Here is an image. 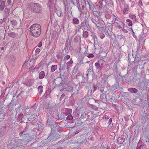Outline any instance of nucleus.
Segmentation results:
<instances>
[{
  "mask_svg": "<svg viewBox=\"0 0 149 149\" xmlns=\"http://www.w3.org/2000/svg\"><path fill=\"white\" fill-rule=\"evenodd\" d=\"M80 24L82 27V29L86 31L90 30L91 29L88 18L86 17Z\"/></svg>",
  "mask_w": 149,
  "mask_h": 149,
  "instance_id": "1",
  "label": "nucleus"
},
{
  "mask_svg": "<svg viewBox=\"0 0 149 149\" xmlns=\"http://www.w3.org/2000/svg\"><path fill=\"white\" fill-rule=\"evenodd\" d=\"M27 144L24 141L20 139H17L16 140L14 146L13 147L11 148L10 149H18L19 147L20 146L26 145Z\"/></svg>",
  "mask_w": 149,
  "mask_h": 149,
  "instance_id": "2",
  "label": "nucleus"
},
{
  "mask_svg": "<svg viewBox=\"0 0 149 149\" xmlns=\"http://www.w3.org/2000/svg\"><path fill=\"white\" fill-rule=\"evenodd\" d=\"M34 60H29L25 62L23 65V67L26 69H29L31 68L34 64Z\"/></svg>",
  "mask_w": 149,
  "mask_h": 149,
  "instance_id": "3",
  "label": "nucleus"
},
{
  "mask_svg": "<svg viewBox=\"0 0 149 149\" xmlns=\"http://www.w3.org/2000/svg\"><path fill=\"white\" fill-rule=\"evenodd\" d=\"M37 24H34L32 25L30 29L31 34L33 36L37 37Z\"/></svg>",
  "mask_w": 149,
  "mask_h": 149,
  "instance_id": "4",
  "label": "nucleus"
},
{
  "mask_svg": "<svg viewBox=\"0 0 149 149\" xmlns=\"http://www.w3.org/2000/svg\"><path fill=\"white\" fill-rule=\"evenodd\" d=\"M20 136H22L23 139V141L27 143L26 141L30 139V134L26 131L21 132L19 134Z\"/></svg>",
  "mask_w": 149,
  "mask_h": 149,
  "instance_id": "5",
  "label": "nucleus"
},
{
  "mask_svg": "<svg viewBox=\"0 0 149 149\" xmlns=\"http://www.w3.org/2000/svg\"><path fill=\"white\" fill-rule=\"evenodd\" d=\"M59 136V134L56 132L51 131L50 135L47 138V139L48 140L51 141L57 138Z\"/></svg>",
  "mask_w": 149,
  "mask_h": 149,
  "instance_id": "6",
  "label": "nucleus"
},
{
  "mask_svg": "<svg viewBox=\"0 0 149 149\" xmlns=\"http://www.w3.org/2000/svg\"><path fill=\"white\" fill-rule=\"evenodd\" d=\"M77 79L79 82H85V81L83 80V79H85V77L82 75L81 73L80 72H78L75 75Z\"/></svg>",
  "mask_w": 149,
  "mask_h": 149,
  "instance_id": "7",
  "label": "nucleus"
},
{
  "mask_svg": "<svg viewBox=\"0 0 149 149\" xmlns=\"http://www.w3.org/2000/svg\"><path fill=\"white\" fill-rule=\"evenodd\" d=\"M71 42L69 38H68L66 40V42L65 43V47L64 49L65 50V52L68 53V51L70 49L71 46Z\"/></svg>",
  "mask_w": 149,
  "mask_h": 149,
  "instance_id": "8",
  "label": "nucleus"
},
{
  "mask_svg": "<svg viewBox=\"0 0 149 149\" xmlns=\"http://www.w3.org/2000/svg\"><path fill=\"white\" fill-rule=\"evenodd\" d=\"M96 101L98 103H100L101 102L106 103L107 101V98L106 97V95L104 93L101 94L100 99L99 100H95L96 102Z\"/></svg>",
  "mask_w": 149,
  "mask_h": 149,
  "instance_id": "9",
  "label": "nucleus"
},
{
  "mask_svg": "<svg viewBox=\"0 0 149 149\" xmlns=\"http://www.w3.org/2000/svg\"><path fill=\"white\" fill-rule=\"evenodd\" d=\"M110 87L109 86H104L98 87V89H99L100 91L102 93L105 94L109 91Z\"/></svg>",
  "mask_w": 149,
  "mask_h": 149,
  "instance_id": "10",
  "label": "nucleus"
},
{
  "mask_svg": "<svg viewBox=\"0 0 149 149\" xmlns=\"http://www.w3.org/2000/svg\"><path fill=\"white\" fill-rule=\"evenodd\" d=\"M54 11L56 13L58 16L62 17L63 16V14L62 11L60 9H57L56 7L54 8Z\"/></svg>",
  "mask_w": 149,
  "mask_h": 149,
  "instance_id": "11",
  "label": "nucleus"
},
{
  "mask_svg": "<svg viewBox=\"0 0 149 149\" xmlns=\"http://www.w3.org/2000/svg\"><path fill=\"white\" fill-rule=\"evenodd\" d=\"M24 83L27 86H29L33 84V79H28L25 81Z\"/></svg>",
  "mask_w": 149,
  "mask_h": 149,
  "instance_id": "12",
  "label": "nucleus"
},
{
  "mask_svg": "<svg viewBox=\"0 0 149 149\" xmlns=\"http://www.w3.org/2000/svg\"><path fill=\"white\" fill-rule=\"evenodd\" d=\"M116 23V25L119 29H121L124 28L125 25L122 21H120Z\"/></svg>",
  "mask_w": 149,
  "mask_h": 149,
  "instance_id": "13",
  "label": "nucleus"
},
{
  "mask_svg": "<svg viewBox=\"0 0 149 149\" xmlns=\"http://www.w3.org/2000/svg\"><path fill=\"white\" fill-rule=\"evenodd\" d=\"M31 7V9L34 12L37 13V3H32L30 5Z\"/></svg>",
  "mask_w": 149,
  "mask_h": 149,
  "instance_id": "14",
  "label": "nucleus"
},
{
  "mask_svg": "<svg viewBox=\"0 0 149 149\" xmlns=\"http://www.w3.org/2000/svg\"><path fill=\"white\" fill-rule=\"evenodd\" d=\"M73 63V61H72V59L71 58L70 59V60L68 61L67 63V70L68 71H69L70 69V68L72 66V64Z\"/></svg>",
  "mask_w": 149,
  "mask_h": 149,
  "instance_id": "15",
  "label": "nucleus"
},
{
  "mask_svg": "<svg viewBox=\"0 0 149 149\" xmlns=\"http://www.w3.org/2000/svg\"><path fill=\"white\" fill-rule=\"evenodd\" d=\"M116 81L117 83L114 84L112 86L111 88L112 90L113 91L116 90L119 87V85L118 83V79H117Z\"/></svg>",
  "mask_w": 149,
  "mask_h": 149,
  "instance_id": "16",
  "label": "nucleus"
},
{
  "mask_svg": "<svg viewBox=\"0 0 149 149\" xmlns=\"http://www.w3.org/2000/svg\"><path fill=\"white\" fill-rule=\"evenodd\" d=\"M71 109H65V112L63 113V114L65 116H67L68 115L71 113Z\"/></svg>",
  "mask_w": 149,
  "mask_h": 149,
  "instance_id": "17",
  "label": "nucleus"
},
{
  "mask_svg": "<svg viewBox=\"0 0 149 149\" xmlns=\"http://www.w3.org/2000/svg\"><path fill=\"white\" fill-rule=\"evenodd\" d=\"M65 91H66L68 92H72L73 90V87L71 86H68L67 87H66L65 88Z\"/></svg>",
  "mask_w": 149,
  "mask_h": 149,
  "instance_id": "18",
  "label": "nucleus"
},
{
  "mask_svg": "<svg viewBox=\"0 0 149 149\" xmlns=\"http://www.w3.org/2000/svg\"><path fill=\"white\" fill-rule=\"evenodd\" d=\"M39 123L40 124L38 123V131L41 132L43 128V125L40 122Z\"/></svg>",
  "mask_w": 149,
  "mask_h": 149,
  "instance_id": "19",
  "label": "nucleus"
},
{
  "mask_svg": "<svg viewBox=\"0 0 149 149\" xmlns=\"http://www.w3.org/2000/svg\"><path fill=\"white\" fill-rule=\"evenodd\" d=\"M128 90L129 91L132 93H136L138 91L135 88H129L128 89Z\"/></svg>",
  "mask_w": 149,
  "mask_h": 149,
  "instance_id": "20",
  "label": "nucleus"
},
{
  "mask_svg": "<svg viewBox=\"0 0 149 149\" xmlns=\"http://www.w3.org/2000/svg\"><path fill=\"white\" fill-rule=\"evenodd\" d=\"M72 23L74 25H77L79 23V19L76 17H74L72 19Z\"/></svg>",
  "mask_w": 149,
  "mask_h": 149,
  "instance_id": "21",
  "label": "nucleus"
},
{
  "mask_svg": "<svg viewBox=\"0 0 149 149\" xmlns=\"http://www.w3.org/2000/svg\"><path fill=\"white\" fill-rule=\"evenodd\" d=\"M81 38L79 36H76L74 39V41L76 43H77L78 42L79 40L81 41Z\"/></svg>",
  "mask_w": 149,
  "mask_h": 149,
  "instance_id": "22",
  "label": "nucleus"
},
{
  "mask_svg": "<svg viewBox=\"0 0 149 149\" xmlns=\"http://www.w3.org/2000/svg\"><path fill=\"white\" fill-rule=\"evenodd\" d=\"M23 117V115L22 114H20L19 115L17 119V121L21 123L22 122V119Z\"/></svg>",
  "mask_w": 149,
  "mask_h": 149,
  "instance_id": "23",
  "label": "nucleus"
},
{
  "mask_svg": "<svg viewBox=\"0 0 149 149\" xmlns=\"http://www.w3.org/2000/svg\"><path fill=\"white\" fill-rule=\"evenodd\" d=\"M45 73L43 71H41L39 74V78L40 79H42L45 76Z\"/></svg>",
  "mask_w": 149,
  "mask_h": 149,
  "instance_id": "24",
  "label": "nucleus"
},
{
  "mask_svg": "<svg viewBox=\"0 0 149 149\" xmlns=\"http://www.w3.org/2000/svg\"><path fill=\"white\" fill-rule=\"evenodd\" d=\"M82 29V27L81 24L77 26L76 28L75 29V32L76 33H77L78 32H80V30L81 29Z\"/></svg>",
  "mask_w": 149,
  "mask_h": 149,
  "instance_id": "25",
  "label": "nucleus"
},
{
  "mask_svg": "<svg viewBox=\"0 0 149 149\" xmlns=\"http://www.w3.org/2000/svg\"><path fill=\"white\" fill-rule=\"evenodd\" d=\"M87 3L89 4L90 9L93 12L94 8H95L94 5L92 3H89L88 1H87Z\"/></svg>",
  "mask_w": 149,
  "mask_h": 149,
  "instance_id": "26",
  "label": "nucleus"
},
{
  "mask_svg": "<svg viewBox=\"0 0 149 149\" xmlns=\"http://www.w3.org/2000/svg\"><path fill=\"white\" fill-rule=\"evenodd\" d=\"M5 2L3 1H0V6L1 10H3L5 7Z\"/></svg>",
  "mask_w": 149,
  "mask_h": 149,
  "instance_id": "27",
  "label": "nucleus"
},
{
  "mask_svg": "<svg viewBox=\"0 0 149 149\" xmlns=\"http://www.w3.org/2000/svg\"><path fill=\"white\" fill-rule=\"evenodd\" d=\"M43 86L40 85L38 87V91L40 95L43 92Z\"/></svg>",
  "mask_w": 149,
  "mask_h": 149,
  "instance_id": "28",
  "label": "nucleus"
},
{
  "mask_svg": "<svg viewBox=\"0 0 149 149\" xmlns=\"http://www.w3.org/2000/svg\"><path fill=\"white\" fill-rule=\"evenodd\" d=\"M148 118V115L146 113L144 114L142 116V120L144 123H145Z\"/></svg>",
  "mask_w": 149,
  "mask_h": 149,
  "instance_id": "29",
  "label": "nucleus"
},
{
  "mask_svg": "<svg viewBox=\"0 0 149 149\" xmlns=\"http://www.w3.org/2000/svg\"><path fill=\"white\" fill-rule=\"evenodd\" d=\"M100 61H98L96 63H95V65L96 66L97 69H100Z\"/></svg>",
  "mask_w": 149,
  "mask_h": 149,
  "instance_id": "30",
  "label": "nucleus"
},
{
  "mask_svg": "<svg viewBox=\"0 0 149 149\" xmlns=\"http://www.w3.org/2000/svg\"><path fill=\"white\" fill-rule=\"evenodd\" d=\"M129 16L130 18L133 20L134 21H136V17L134 15L130 14Z\"/></svg>",
  "mask_w": 149,
  "mask_h": 149,
  "instance_id": "31",
  "label": "nucleus"
},
{
  "mask_svg": "<svg viewBox=\"0 0 149 149\" xmlns=\"http://www.w3.org/2000/svg\"><path fill=\"white\" fill-rule=\"evenodd\" d=\"M57 68V65H53L51 67V72H54Z\"/></svg>",
  "mask_w": 149,
  "mask_h": 149,
  "instance_id": "32",
  "label": "nucleus"
},
{
  "mask_svg": "<svg viewBox=\"0 0 149 149\" xmlns=\"http://www.w3.org/2000/svg\"><path fill=\"white\" fill-rule=\"evenodd\" d=\"M17 34L14 32H11L8 33V36L14 38L17 36Z\"/></svg>",
  "mask_w": 149,
  "mask_h": 149,
  "instance_id": "33",
  "label": "nucleus"
},
{
  "mask_svg": "<svg viewBox=\"0 0 149 149\" xmlns=\"http://www.w3.org/2000/svg\"><path fill=\"white\" fill-rule=\"evenodd\" d=\"M59 127L58 125H52L51 127V128L52 129V131H53V130L54 132H56V127H57L58 128Z\"/></svg>",
  "mask_w": 149,
  "mask_h": 149,
  "instance_id": "34",
  "label": "nucleus"
},
{
  "mask_svg": "<svg viewBox=\"0 0 149 149\" xmlns=\"http://www.w3.org/2000/svg\"><path fill=\"white\" fill-rule=\"evenodd\" d=\"M78 69H79L75 66L72 71V74H74L76 75L78 72H78Z\"/></svg>",
  "mask_w": 149,
  "mask_h": 149,
  "instance_id": "35",
  "label": "nucleus"
},
{
  "mask_svg": "<svg viewBox=\"0 0 149 149\" xmlns=\"http://www.w3.org/2000/svg\"><path fill=\"white\" fill-rule=\"evenodd\" d=\"M83 36L85 38H87L88 36V33L87 31H84L83 32Z\"/></svg>",
  "mask_w": 149,
  "mask_h": 149,
  "instance_id": "36",
  "label": "nucleus"
},
{
  "mask_svg": "<svg viewBox=\"0 0 149 149\" xmlns=\"http://www.w3.org/2000/svg\"><path fill=\"white\" fill-rule=\"evenodd\" d=\"M103 5L102 6H99V10L100 12L101 13L103 12L105 10V9L104 8V7H102Z\"/></svg>",
  "mask_w": 149,
  "mask_h": 149,
  "instance_id": "37",
  "label": "nucleus"
},
{
  "mask_svg": "<svg viewBox=\"0 0 149 149\" xmlns=\"http://www.w3.org/2000/svg\"><path fill=\"white\" fill-rule=\"evenodd\" d=\"M38 37L41 34V26L40 25L38 24Z\"/></svg>",
  "mask_w": 149,
  "mask_h": 149,
  "instance_id": "38",
  "label": "nucleus"
},
{
  "mask_svg": "<svg viewBox=\"0 0 149 149\" xmlns=\"http://www.w3.org/2000/svg\"><path fill=\"white\" fill-rule=\"evenodd\" d=\"M141 60V58L138 57V56H136L135 59L134 61V63H136L137 62H139Z\"/></svg>",
  "mask_w": 149,
  "mask_h": 149,
  "instance_id": "39",
  "label": "nucleus"
},
{
  "mask_svg": "<svg viewBox=\"0 0 149 149\" xmlns=\"http://www.w3.org/2000/svg\"><path fill=\"white\" fill-rule=\"evenodd\" d=\"M97 85L94 84L92 89L91 90V92H94L97 89Z\"/></svg>",
  "mask_w": 149,
  "mask_h": 149,
  "instance_id": "40",
  "label": "nucleus"
},
{
  "mask_svg": "<svg viewBox=\"0 0 149 149\" xmlns=\"http://www.w3.org/2000/svg\"><path fill=\"white\" fill-rule=\"evenodd\" d=\"M91 19L92 22L95 24L96 25H97V24L98 23V22L96 21L95 19L91 17Z\"/></svg>",
  "mask_w": 149,
  "mask_h": 149,
  "instance_id": "41",
  "label": "nucleus"
},
{
  "mask_svg": "<svg viewBox=\"0 0 149 149\" xmlns=\"http://www.w3.org/2000/svg\"><path fill=\"white\" fill-rule=\"evenodd\" d=\"M94 46L95 47V46L98 43V41L97 40V38L94 39Z\"/></svg>",
  "mask_w": 149,
  "mask_h": 149,
  "instance_id": "42",
  "label": "nucleus"
},
{
  "mask_svg": "<svg viewBox=\"0 0 149 149\" xmlns=\"http://www.w3.org/2000/svg\"><path fill=\"white\" fill-rule=\"evenodd\" d=\"M73 118V117L72 116L71 114H69L68 115V116L66 118V119L67 120H72Z\"/></svg>",
  "mask_w": 149,
  "mask_h": 149,
  "instance_id": "43",
  "label": "nucleus"
},
{
  "mask_svg": "<svg viewBox=\"0 0 149 149\" xmlns=\"http://www.w3.org/2000/svg\"><path fill=\"white\" fill-rule=\"evenodd\" d=\"M93 15L95 17H97L98 19V21H99V20H100L99 17V16H98L97 15V14H98V13L97 12H96L95 11H93Z\"/></svg>",
  "mask_w": 149,
  "mask_h": 149,
  "instance_id": "44",
  "label": "nucleus"
},
{
  "mask_svg": "<svg viewBox=\"0 0 149 149\" xmlns=\"http://www.w3.org/2000/svg\"><path fill=\"white\" fill-rule=\"evenodd\" d=\"M73 113L74 116L75 118L76 119H78L79 116V113L77 112H74Z\"/></svg>",
  "mask_w": 149,
  "mask_h": 149,
  "instance_id": "45",
  "label": "nucleus"
},
{
  "mask_svg": "<svg viewBox=\"0 0 149 149\" xmlns=\"http://www.w3.org/2000/svg\"><path fill=\"white\" fill-rule=\"evenodd\" d=\"M127 22L128 23V24L129 26H131L132 25V22L129 19H127L126 20Z\"/></svg>",
  "mask_w": 149,
  "mask_h": 149,
  "instance_id": "46",
  "label": "nucleus"
},
{
  "mask_svg": "<svg viewBox=\"0 0 149 149\" xmlns=\"http://www.w3.org/2000/svg\"><path fill=\"white\" fill-rule=\"evenodd\" d=\"M104 62L103 61H102V62H100V70H101L104 67Z\"/></svg>",
  "mask_w": 149,
  "mask_h": 149,
  "instance_id": "47",
  "label": "nucleus"
},
{
  "mask_svg": "<svg viewBox=\"0 0 149 149\" xmlns=\"http://www.w3.org/2000/svg\"><path fill=\"white\" fill-rule=\"evenodd\" d=\"M119 38H120V40H121L122 39H123V40H124L125 39V36L122 35H121L119 36H118Z\"/></svg>",
  "mask_w": 149,
  "mask_h": 149,
  "instance_id": "48",
  "label": "nucleus"
},
{
  "mask_svg": "<svg viewBox=\"0 0 149 149\" xmlns=\"http://www.w3.org/2000/svg\"><path fill=\"white\" fill-rule=\"evenodd\" d=\"M86 113H83L82 114L80 118H81V120L82 119H83L84 118H86Z\"/></svg>",
  "mask_w": 149,
  "mask_h": 149,
  "instance_id": "49",
  "label": "nucleus"
},
{
  "mask_svg": "<svg viewBox=\"0 0 149 149\" xmlns=\"http://www.w3.org/2000/svg\"><path fill=\"white\" fill-rule=\"evenodd\" d=\"M56 33L54 32L52 33L51 36V38L54 39L56 37Z\"/></svg>",
  "mask_w": 149,
  "mask_h": 149,
  "instance_id": "50",
  "label": "nucleus"
},
{
  "mask_svg": "<svg viewBox=\"0 0 149 149\" xmlns=\"http://www.w3.org/2000/svg\"><path fill=\"white\" fill-rule=\"evenodd\" d=\"M42 10V8L41 6L38 4V13L40 12Z\"/></svg>",
  "mask_w": 149,
  "mask_h": 149,
  "instance_id": "51",
  "label": "nucleus"
},
{
  "mask_svg": "<svg viewBox=\"0 0 149 149\" xmlns=\"http://www.w3.org/2000/svg\"><path fill=\"white\" fill-rule=\"evenodd\" d=\"M70 56L69 55H67L64 57V60H68L70 58Z\"/></svg>",
  "mask_w": 149,
  "mask_h": 149,
  "instance_id": "52",
  "label": "nucleus"
},
{
  "mask_svg": "<svg viewBox=\"0 0 149 149\" xmlns=\"http://www.w3.org/2000/svg\"><path fill=\"white\" fill-rule=\"evenodd\" d=\"M81 64H80L78 63L76 64V65L75 66L77 68H78V69H79L81 66Z\"/></svg>",
  "mask_w": 149,
  "mask_h": 149,
  "instance_id": "53",
  "label": "nucleus"
},
{
  "mask_svg": "<svg viewBox=\"0 0 149 149\" xmlns=\"http://www.w3.org/2000/svg\"><path fill=\"white\" fill-rule=\"evenodd\" d=\"M91 36L93 38V39L97 38V36H96L94 33H91Z\"/></svg>",
  "mask_w": 149,
  "mask_h": 149,
  "instance_id": "54",
  "label": "nucleus"
},
{
  "mask_svg": "<svg viewBox=\"0 0 149 149\" xmlns=\"http://www.w3.org/2000/svg\"><path fill=\"white\" fill-rule=\"evenodd\" d=\"M71 3H72L73 4H74V3L76 2L77 3V0H70Z\"/></svg>",
  "mask_w": 149,
  "mask_h": 149,
  "instance_id": "55",
  "label": "nucleus"
},
{
  "mask_svg": "<svg viewBox=\"0 0 149 149\" xmlns=\"http://www.w3.org/2000/svg\"><path fill=\"white\" fill-rule=\"evenodd\" d=\"M87 56L89 58H92L94 57V55L92 54H88Z\"/></svg>",
  "mask_w": 149,
  "mask_h": 149,
  "instance_id": "56",
  "label": "nucleus"
},
{
  "mask_svg": "<svg viewBox=\"0 0 149 149\" xmlns=\"http://www.w3.org/2000/svg\"><path fill=\"white\" fill-rule=\"evenodd\" d=\"M128 10L127 8H125V9L123 10V13L124 14H125L127 13V12L128 11Z\"/></svg>",
  "mask_w": 149,
  "mask_h": 149,
  "instance_id": "57",
  "label": "nucleus"
},
{
  "mask_svg": "<svg viewBox=\"0 0 149 149\" xmlns=\"http://www.w3.org/2000/svg\"><path fill=\"white\" fill-rule=\"evenodd\" d=\"M78 63L81 64V65L82 64H83L84 63V62L83 61V59H79V61Z\"/></svg>",
  "mask_w": 149,
  "mask_h": 149,
  "instance_id": "58",
  "label": "nucleus"
},
{
  "mask_svg": "<svg viewBox=\"0 0 149 149\" xmlns=\"http://www.w3.org/2000/svg\"><path fill=\"white\" fill-rule=\"evenodd\" d=\"M87 72H88V73L90 74H91L92 73V70L90 68L88 69Z\"/></svg>",
  "mask_w": 149,
  "mask_h": 149,
  "instance_id": "59",
  "label": "nucleus"
},
{
  "mask_svg": "<svg viewBox=\"0 0 149 149\" xmlns=\"http://www.w3.org/2000/svg\"><path fill=\"white\" fill-rule=\"evenodd\" d=\"M121 29L122 31L125 33H127L128 32V31L124 29V28H123L122 29Z\"/></svg>",
  "mask_w": 149,
  "mask_h": 149,
  "instance_id": "60",
  "label": "nucleus"
},
{
  "mask_svg": "<svg viewBox=\"0 0 149 149\" xmlns=\"http://www.w3.org/2000/svg\"><path fill=\"white\" fill-rule=\"evenodd\" d=\"M139 5L140 6H141L142 5V2L141 0H139Z\"/></svg>",
  "mask_w": 149,
  "mask_h": 149,
  "instance_id": "61",
  "label": "nucleus"
},
{
  "mask_svg": "<svg viewBox=\"0 0 149 149\" xmlns=\"http://www.w3.org/2000/svg\"><path fill=\"white\" fill-rule=\"evenodd\" d=\"M100 37L101 39H103L104 37V35L103 33L100 34Z\"/></svg>",
  "mask_w": 149,
  "mask_h": 149,
  "instance_id": "62",
  "label": "nucleus"
},
{
  "mask_svg": "<svg viewBox=\"0 0 149 149\" xmlns=\"http://www.w3.org/2000/svg\"><path fill=\"white\" fill-rule=\"evenodd\" d=\"M102 1L103 0H99V3L100 4V6H102L103 5Z\"/></svg>",
  "mask_w": 149,
  "mask_h": 149,
  "instance_id": "63",
  "label": "nucleus"
},
{
  "mask_svg": "<svg viewBox=\"0 0 149 149\" xmlns=\"http://www.w3.org/2000/svg\"><path fill=\"white\" fill-rule=\"evenodd\" d=\"M42 43L41 42H40L39 44L38 47H40L42 46Z\"/></svg>",
  "mask_w": 149,
  "mask_h": 149,
  "instance_id": "64",
  "label": "nucleus"
}]
</instances>
